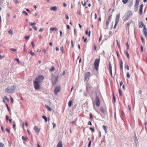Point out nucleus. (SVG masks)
<instances>
[{
    "label": "nucleus",
    "mask_w": 147,
    "mask_h": 147,
    "mask_svg": "<svg viewBox=\"0 0 147 147\" xmlns=\"http://www.w3.org/2000/svg\"><path fill=\"white\" fill-rule=\"evenodd\" d=\"M16 87V85L9 86L6 89V92L8 93L12 92Z\"/></svg>",
    "instance_id": "2"
},
{
    "label": "nucleus",
    "mask_w": 147,
    "mask_h": 147,
    "mask_svg": "<svg viewBox=\"0 0 147 147\" xmlns=\"http://www.w3.org/2000/svg\"><path fill=\"white\" fill-rule=\"evenodd\" d=\"M124 115V113L123 111H121V118H122V117H123Z\"/></svg>",
    "instance_id": "33"
},
{
    "label": "nucleus",
    "mask_w": 147,
    "mask_h": 147,
    "mask_svg": "<svg viewBox=\"0 0 147 147\" xmlns=\"http://www.w3.org/2000/svg\"><path fill=\"white\" fill-rule=\"evenodd\" d=\"M100 111L103 113L105 112V110L103 107H101L100 108Z\"/></svg>",
    "instance_id": "30"
},
{
    "label": "nucleus",
    "mask_w": 147,
    "mask_h": 147,
    "mask_svg": "<svg viewBox=\"0 0 147 147\" xmlns=\"http://www.w3.org/2000/svg\"><path fill=\"white\" fill-rule=\"evenodd\" d=\"M126 46H127V50H128L129 49V45H128V43L127 42L126 44Z\"/></svg>",
    "instance_id": "57"
},
{
    "label": "nucleus",
    "mask_w": 147,
    "mask_h": 147,
    "mask_svg": "<svg viewBox=\"0 0 147 147\" xmlns=\"http://www.w3.org/2000/svg\"><path fill=\"white\" fill-rule=\"evenodd\" d=\"M60 86L56 87L54 90V92L55 94L57 95L58 92H59L60 91Z\"/></svg>",
    "instance_id": "9"
},
{
    "label": "nucleus",
    "mask_w": 147,
    "mask_h": 147,
    "mask_svg": "<svg viewBox=\"0 0 147 147\" xmlns=\"http://www.w3.org/2000/svg\"><path fill=\"white\" fill-rule=\"evenodd\" d=\"M112 17V15L111 14L109 16L108 18L107 19V20H108L109 21H110L111 20V18Z\"/></svg>",
    "instance_id": "29"
},
{
    "label": "nucleus",
    "mask_w": 147,
    "mask_h": 147,
    "mask_svg": "<svg viewBox=\"0 0 147 147\" xmlns=\"http://www.w3.org/2000/svg\"><path fill=\"white\" fill-rule=\"evenodd\" d=\"M8 32L9 34H10L11 35L13 34V33L12 31L10 29H9V30Z\"/></svg>",
    "instance_id": "35"
},
{
    "label": "nucleus",
    "mask_w": 147,
    "mask_h": 147,
    "mask_svg": "<svg viewBox=\"0 0 147 147\" xmlns=\"http://www.w3.org/2000/svg\"><path fill=\"white\" fill-rule=\"evenodd\" d=\"M42 118L45 119V122H47V117L43 115L42 116Z\"/></svg>",
    "instance_id": "23"
},
{
    "label": "nucleus",
    "mask_w": 147,
    "mask_h": 147,
    "mask_svg": "<svg viewBox=\"0 0 147 147\" xmlns=\"http://www.w3.org/2000/svg\"><path fill=\"white\" fill-rule=\"evenodd\" d=\"M129 3L128 5V6L129 7H131V6L133 4V2H128Z\"/></svg>",
    "instance_id": "26"
},
{
    "label": "nucleus",
    "mask_w": 147,
    "mask_h": 147,
    "mask_svg": "<svg viewBox=\"0 0 147 147\" xmlns=\"http://www.w3.org/2000/svg\"><path fill=\"white\" fill-rule=\"evenodd\" d=\"M63 145L61 141H59L57 144V147H62Z\"/></svg>",
    "instance_id": "14"
},
{
    "label": "nucleus",
    "mask_w": 147,
    "mask_h": 147,
    "mask_svg": "<svg viewBox=\"0 0 147 147\" xmlns=\"http://www.w3.org/2000/svg\"><path fill=\"white\" fill-rule=\"evenodd\" d=\"M24 123H22V127L23 128H24Z\"/></svg>",
    "instance_id": "61"
},
{
    "label": "nucleus",
    "mask_w": 147,
    "mask_h": 147,
    "mask_svg": "<svg viewBox=\"0 0 147 147\" xmlns=\"http://www.w3.org/2000/svg\"><path fill=\"white\" fill-rule=\"evenodd\" d=\"M89 129L92 131V132H93L94 131V128L92 127H90Z\"/></svg>",
    "instance_id": "43"
},
{
    "label": "nucleus",
    "mask_w": 147,
    "mask_h": 147,
    "mask_svg": "<svg viewBox=\"0 0 147 147\" xmlns=\"http://www.w3.org/2000/svg\"><path fill=\"white\" fill-rule=\"evenodd\" d=\"M102 128L105 131V133H107V128L106 126L105 125H103L102 126Z\"/></svg>",
    "instance_id": "19"
},
{
    "label": "nucleus",
    "mask_w": 147,
    "mask_h": 147,
    "mask_svg": "<svg viewBox=\"0 0 147 147\" xmlns=\"http://www.w3.org/2000/svg\"><path fill=\"white\" fill-rule=\"evenodd\" d=\"M22 13H23L25 14L26 16H28V13L25 11H22Z\"/></svg>",
    "instance_id": "45"
},
{
    "label": "nucleus",
    "mask_w": 147,
    "mask_h": 147,
    "mask_svg": "<svg viewBox=\"0 0 147 147\" xmlns=\"http://www.w3.org/2000/svg\"><path fill=\"white\" fill-rule=\"evenodd\" d=\"M100 61V59H97L95 60L94 63V65L95 69L96 71H98V67L99 66Z\"/></svg>",
    "instance_id": "3"
},
{
    "label": "nucleus",
    "mask_w": 147,
    "mask_h": 147,
    "mask_svg": "<svg viewBox=\"0 0 147 147\" xmlns=\"http://www.w3.org/2000/svg\"><path fill=\"white\" fill-rule=\"evenodd\" d=\"M120 18V14L118 13L116 15L115 20V22L118 23L119 22Z\"/></svg>",
    "instance_id": "10"
},
{
    "label": "nucleus",
    "mask_w": 147,
    "mask_h": 147,
    "mask_svg": "<svg viewBox=\"0 0 147 147\" xmlns=\"http://www.w3.org/2000/svg\"><path fill=\"white\" fill-rule=\"evenodd\" d=\"M10 50L11 51H17V49H14L13 48H11L10 49Z\"/></svg>",
    "instance_id": "47"
},
{
    "label": "nucleus",
    "mask_w": 147,
    "mask_h": 147,
    "mask_svg": "<svg viewBox=\"0 0 147 147\" xmlns=\"http://www.w3.org/2000/svg\"><path fill=\"white\" fill-rule=\"evenodd\" d=\"M91 143H92L91 140H90L89 141V142L88 144V147H90L91 146Z\"/></svg>",
    "instance_id": "31"
},
{
    "label": "nucleus",
    "mask_w": 147,
    "mask_h": 147,
    "mask_svg": "<svg viewBox=\"0 0 147 147\" xmlns=\"http://www.w3.org/2000/svg\"><path fill=\"white\" fill-rule=\"evenodd\" d=\"M36 24V23L35 22L32 23L31 22L30 23V25L31 26H33V25H35Z\"/></svg>",
    "instance_id": "46"
},
{
    "label": "nucleus",
    "mask_w": 147,
    "mask_h": 147,
    "mask_svg": "<svg viewBox=\"0 0 147 147\" xmlns=\"http://www.w3.org/2000/svg\"><path fill=\"white\" fill-rule=\"evenodd\" d=\"M22 139L24 140V141H27V140L28 139V138H27L26 137H24V136H22Z\"/></svg>",
    "instance_id": "28"
},
{
    "label": "nucleus",
    "mask_w": 147,
    "mask_h": 147,
    "mask_svg": "<svg viewBox=\"0 0 147 147\" xmlns=\"http://www.w3.org/2000/svg\"><path fill=\"white\" fill-rule=\"evenodd\" d=\"M123 62L122 59H121L120 60V69L121 70L123 69Z\"/></svg>",
    "instance_id": "16"
},
{
    "label": "nucleus",
    "mask_w": 147,
    "mask_h": 147,
    "mask_svg": "<svg viewBox=\"0 0 147 147\" xmlns=\"http://www.w3.org/2000/svg\"><path fill=\"white\" fill-rule=\"evenodd\" d=\"M6 130L7 131L8 133H10V131L9 129H8L6 128Z\"/></svg>",
    "instance_id": "62"
},
{
    "label": "nucleus",
    "mask_w": 147,
    "mask_h": 147,
    "mask_svg": "<svg viewBox=\"0 0 147 147\" xmlns=\"http://www.w3.org/2000/svg\"><path fill=\"white\" fill-rule=\"evenodd\" d=\"M44 79V76L42 75H40L36 78L35 81H36L37 82L40 83Z\"/></svg>",
    "instance_id": "4"
},
{
    "label": "nucleus",
    "mask_w": 147,
    "mask_h": 147,
    "mask_svg": "<svg viewBox=\"0 0 147 147\" xmlns=\"http://www.w3.org/2000/svg\"><path fill=\"white\" fill-rule=\"evenodd\" d=\"M124 53L125 54L127 55V57L129 59V55L128 53V51H124Z\"/></svg>",
    "instance_id": "18"
},
{
    "label": "nucleus",
    "mask_w": 147,
    "mask_h": 147,
    "mask_svg": "<svg viewBox=\"0 0 147 147\" xmlns=\"http://www.w3.org/2000/svg\"><path fill=\"white\" fill-rule=\"evenodd\" d=\"M90 117L91 118H92L93 117V115L92 113H90Z\"/></svg>",
    "instance_id": "64"
},
{
    "label": "nucleus",
    "mask_w": 147,
    "mask_h": 147,
    "mask_svg": "<svg viewBox=\"0 0 147 147\" xmlns=\"http://www.w3.org/2000/svg\"><path fill=\"white\" fill-rule=\"evenodd\" d=\"M15 60L18 63H20V61L18 59L16 58L15 59Z\"/></svg>",
    "instance_id": "58"
},
{
    "label": "nucleus",
    "mask_w": 147,
    "mask_h": 147,
    "mask_svg": "<svg viewBox=\"0 0 147 147\" xmlns=\"http://www.w3.org/2000/svg\"><path fill=\"white\" fill-rule=\"evenodd\" d=\"M118 23L115 22V25L114 26L113 28L115 29L116 26L117 25V24Z\"/></svg>",
    "instance_id": "51"
},
{
    "label": "nucleus",
    "mask_w": 147,
    "mask_h": 147,
    "mask_svg": "<svg viewBox=\"0 0 147 147\" xmlns=\"http://www.w3.org/2000/svg\"><path fill=\"white\" fill-rule=\"evenodd\" d=\"M50 30L51 31H53L54 30L56 31L57 30V28L56 27H53V28H50Z\"/></svg>",
    "instance_id": "25"
},
{
    "label": "nucleus",
    "mask_w": 147,
    "mask_h": 147,
    "mask_svg": "<svg viewBox=\"0 0 147 147\" xmlns=\"http://www.w3.org/2000/svg\"><path fill=\"white\" fill-rule=\"evenodd\" d=\"M95 102L96 106L99 107L100 105V102L98 97L97 95L96 96Z\"/></svg>",
    "instance_id": "6"
},
{
    "label": "nucleus",
    "mask_w": 147,
    "mask_h": 147,
    "mask_svg": "<svg viewBox=\"0 0 147 147\" xmlns=\"http://www.w3.org/2000/svg\"><path fill=\"white\" fill-rule=\"evenodd\" d=\"M131 23L130 22L129 23H128L127 24V27H128V28H129V25Z\"/></svg>",
    "instance_id": "54"
},
{
    "label": "nucleus",
    "mask_w": 147,
    "mask_h": 147,
    "mask_svg": "<svg viewBox=\"0 0 147 147\" xmlns=\"http://www.w3.org/2000/svg\"><path fill=\"white\" fill-rule=\"evenodd\" d=\"M109 66L110 71H112V70L111 63L110 61L109 62Z\"/></svg>",
    "instance_id": "21"
},
{
    "label": "nucleus",
    "mask_w": 147,
    "mask_h": 147,
    "mask_svg": "<svg viewBox=\"0 0 147 147\" xmlns=\"http://www.w3.org/2000/svg\"><path fill=\"white\" fill-rule=\"evenodd\" d=\"M90 75V73L89 72H86L84 76V78L85 81H86L88 78H89Z\"/></svg>",
    "instance_id": "7"
},
{
    "label": "nucleus",
    "mask_w": 147,
    "mask_h": 147,
    "mask_svg": "<svg viewBox=\"0 0 147 147\" xmlns=\"http://www.w3.org/2000/svg\"><path fill=\"white\" fill-rule=\"evenodd\" d=\"M3 99L6 100L8 101H9V99L6 96H4L3 98Z\"/></svg>",
    "instance_id": "27"
},
{
    "label": "nucleus",
    "mask_w": 147,
    "mask_h": 147,
    "mask_svg": "<svg viewBox=\"0 0 147 147\" xmlns=\"http://www.w3.org/2000/svg\"><path fill=\"white\" fill-rule=\"evenodd\" d=\"M30 38L29 36H25V38L26 39H28Z\"/></svg>",
    "instance_id": "55"
},
{
    "label": "nucleus",
    "mask_w": 147,
    "mask_h": 147,
    "mask_svg": "<svg viewBox=\"0 0 147 147\" xmlns=\"http://www.w3.org/2000/svg\"><path fill=\"white\" fill-rule=\"evenodd\" d=\"M143 33L144 34L146 38L147 39V29H146L145 26H144Z\"/></svg>",
    "instance_id": "8"
},
{
    "label": "nucleus",
    "mask_w": 147,
    "mask_h": 147,
    "mask_svg": "<svg viewBox=\"0 0 147 147\" xmlns=\"http://www.w3.org/2000/svg\"><path fill=\"white\" fill-rule=\"evenodd\" d=\"M132 15V13L131 11L130 10L128 11L123 17V20L125 21L127 20Z\"/></svg>",
    "instance_id": "1"
},
{
    "label": "nucleus",
    "mask_w": 147,
    "mask_h": 147,
    "mask_svg": "<svg viewBox=\"0 0 147 147\" xmlns=\"http://www.w3.org/2000/svg\"><path fill=\"white\" fill-rule=\"evenodd\" d=\"M82 4L83 6H85L86 5V2H84V3H83V2H82Z\"/></svg>",
    "instance_id": "56"
},
{
    "label": "nucleus",
    "mask_w": 147,
    "mask_h": 147,
    "mask_svg": "<svg viewBox=\"0 0 147 147\" xmlns=\"http://www.w3.org/2000/svg\"><path fill=\"white\" fill-rule=\"evenodd\" d=\"M125 68H126L127 70H129V67L128 65H125Z\"/></svg>",
    "instance_id": "44"
},
{
    "label": "nucleus",
    "mask_w": 147,
    "mask_h": 147,
    "mask_svg": "<svg viewBox=\"0 0 147 147\" xmlns=\"http://www.w3.org/2000/svg\"><path fill=\"white\" fill-rule=\"evenodd\" d=\"M32 28L34 29L35 30H37V27L36 26H33Z\"/></svg>",
    "instance_id": "59"
},
{
    "label": "nucleus",
    "mask_w": 147,
    "mask_h": 147,
    "mask_svg": "<svg viewBox=\"0 0 147 147\" xmlns=\"http://www.w3.org/2000/svg\"><path fill=\"white\" fill-rule=\"evenodd\" d=\"M60 50H61V52H62V53H63V46H62V47H61L60 48Z\"/></svg>",
    "instance_id": "40"
},
{
    "label": "nucleus",
    "mask_w": 147,
    "mask_h": 147,
    "mask_svg": "<svg viewBox=\"0 0 147 147\" xmlns=\"http://www.w3.org/2000/svg\"><path fill=\"white\" fill-rule=\"evenodd\" d=\"M145 26L142 22H139V26L140 28H142L143 27L144 28V26Z\"/></svg>",
    "instance_id": "13"
},
{
    "label": "nucleus",
    "mask_w": 147,
    "mask_h": 147,
    "mask_svg": "<svg viewBox=\"0 0 147 147\" xmlns=\"http://www.w3.org/2000/svg\"><path fill=\"white\" fill-rule=\"evenodd\" d=\"M77 13L79 15H80L81 14V11L80 10H78L77 11Z\"/></svg>",
    "instance_id": "52"
},
{
    "label": "nucleus",
    "mask_w": 147,
    "mask_h": 147,
    "mask_svg": "<svg viewBox=\"0 0 147 147\" xmlns=\"http://www.w3.org/2000/svg\"><path fill=\"white\" fill-rule=\"evenodd\" d=\"M128 0H122L123 3L124 4H126L128 1Z\"/></svg>",
    "instance_id": "36"
},
{
    "label": "nucleus",
    "mask_w": 147,
    "mask_h": 147,
    "mask_svg": "<svg viewBox=\"0 0 147 147\" xmlns=\"http://www.w3.org/2000/svg\"><path fill=\"white\" fill-rule=\"evenodd\" d=\"M113 99L114 100V101L115 102H116V98H115V97L113 93Z\"/></svg>",
    "instance_id": "41"
},
{
    "label": "nucleus",
    "mask_w": 147,
    "mask_h": 147,
    "mask_svg": "<svg viewBox=\"0 0 147 147\" xmlns=\"http://www.w3.org/2000/svg\"><path fill=\"white\" fill-rule=\"evenodd\" d=\"M33 83L35 89L39 90L40 88V83L37 82L36 81H34L33 82Z\"/></svg>",
    "instance_id": "5"
},
{
    "label": "nucleus",
    "mask_w": 147,
    "mask_h": 147,
    "mask_svg": "<svg viewBox=\"0 0 147 147\" xmlns=\"http://www.w3.org/2000/svg\"><path fill=\"white\" fill-rule=\"evenodd\" d=\"M50 9L51 11H56L57 9V8L56 6L52 7H50Z\"/></svg>",
    "instance_id": "15"
},
{
    "label": "nucleus",
    "mask_w": 147,
    "mask_h": 147,
    "mask_svg": "<svg viewBox=\"0 0 147 147\" xmlns=\"http://www.w3.org/2000/svg\"><path fill=\"white\" fill-rule=\"evenodd\" d=\"M6 105L8 111H9V112L10 111V109L7 103H6Z\"/></svg>",
    "instance_id": "37"
},
{
    "label": "nucleus",
    "mask_w": 147,
    "mask_h": 147,
    "mask_svg": "<svg viewBox=\"0 0 147 147\" xmlns=\"http://www.w3.org/2000/svg\"><path fill=\"white\" fill-rule=\"evenodd\" d=\"M7 120H8L9 119V117L7 115H6L5 116Z\"/></svg>",
    "instance_id": "60"
},
{
    "label": "nucleus",
    "mask_w": 147,
    "mask_h": 147,
    "mask_svg": "<svg viewBox=\"0 0 147 147\" xmlns=\"http://www.w3.org/2000/svg\"><path fill=\"white\" fill-rule=\"evenodd\" d=\"M53 128H54L56 126V124L54 122H53Z\"/></svg>",
    "instance_id": "63"
},
{
    "label": "nucleus",
    "mask_w": 147,
    "mask_h": 147,
    "mask_svg": "<svg viewBox=\"0 0 147 147\" xmlns=\"http://www.w3.org/2000/svg\"><path fill=\"white\" fill-rule=\"evenodd\" d=\"M4 144L3 143L1 142L0 143V147H3Z\"/></svg>",
    "instance_id": "50"
},
{
    "label": "nucleus",
    "mask_w": 147,
    "mask_h": 147,
    "mask_svg": "<svg viewBox=\"0 0 147 147\" xmlns=\"http://www.w3.org/2000/svg\"><path fill=\"white\" fill-rule=\"evenodd\" d=\"M34 129L36 133H39L40 131V130L36 126H34Z\"/></svg>",
    "instance_id": "12"
},
{
    "label": "nucleus",
    "mask_w": 147,
    "mask_h": 147,
    "mask_svg": "<svg viewBox=\"0 0 147 147\" xmlns=\"http://www.w3.org/2000/svg\"><path fill=\"white\" fill-rule=\"evenodd\" d=\"M139 1V0H136L135 5H138Z\"/></svg>",
    "instance_id": "32"
},
{
    "label": "nucleus",
    "mask_w": 147,
    "mask_h": 147,
    "mask_svg": "<svg viewBox=\"0 0 147 147\" xmlns=\"http://www.w3.org/2000/svg\"><path fill=\"white\" fill-rule=\"evenodd\" d=\"M82 38L84 40V42H86V40H87V39L86 38H84V36H83V37H82Z\"/></svg>",
    "instance_id": "53"
},
{
    "label": "nucleus",
    "mask_w": 147,
    "mask_h": 147,
    "mask_svg": "<svg viewBox=\"0 0 147 147\" xmlns=\"http://www.w3.org/2000/svg\"><path fill=\"white\" fill-rule=\"evenodd\" d=\"M45 107L49 111H51V108L48 105H45Z\"/></svg>",
    "instance_id": "22"
},
{
    "label": "nucleus",
    "mask_w": 147,
    "mask_h": 147,
    "mask_svg": "<svg viewBox=\"0 0 147 147\" xmlns=\"http://www.w3.org/2000/svg\"><path fill=\"white\" fill-rule=\"evenodd\" d=\"M110 22V21H109L108 20H107V21L106 22V25L107 28H108V26H109Z\"/></svg>",
    "instance_id": "17"
},
{
    "label": "nucleus",
    "mask_w": 147,
    "mask_h": 147,
    "mask_svg": "<svg viewBox=\"0 0 147 147\" xmlns=\"http://www.w3.org/2000/svg\"><path fill=\"white\" fill-rule=\"evenodd\" d=\"M55 67H52L50 69V71H53L55 70Z\"/></svg>",
    "instance_id": "48"
},
{
    "label": "nucleus",
    "mask_w": 147,
    "mask_h": 147,
    "mask_svg": "<svg viewBox=\"0 0 147 147\" xmlns=\"http://www.w3.org/2000/svg\"><path fill=\"white\" fill-rule=\"evenodd\" d=\"M119 92L120 96H121L122 95V92L120 89H119Z\"/></svg>",
    "instance_id": "38"
},
{
    "label": "nucleus",
    "mask_w": 147,
    "mask_h": 147,
    "mask_svg": "<svg viewBox=\"0 0 147 147\" xmlns=\"http://www.w3.org/2000/svg\"><path fill=\"white\" fill-rule=\"evenodd\" d=\"M138 8V5H135L134 6V10L136 12L137 11Z\"/></svg>",
    "instance_id": "20"
},
{
    "label": "nucleus",
    "mask_w": 147,
    "mask_h": 147,
    "mask_svg": "<svg viewBox=\"0 0 147 147\" xmlns=\"http://www.w3.org/2000/svg\"><path fill=\"white\" fill-rule=\"evenodd\" d=\"M65 17H66V19H67V20H68L69 19V17H68V15L67 14H66L65 15Z\"/></svg>",
    "instance_id": "49"
},
{
    "label": "nucleus",
    "mask_w": 147,
    "mask_h": 147,
    "mask_svg": "<svg viewBox=\"0 0 147 147\" xmlns=\"http://www.w3.org/2000/svg\"><path fill=\"white\" fill-rule=\"evenodd\" d=\"M127 77L128 78H129L130 77V75L129 72H127Z\"/></svg>",
    "instance_id": "42"
},
{
    "label": "nucleus",
    "mask_w": 147,
    "mask_h": 147,
    "mask_svg": "<svg viewBox=\"0 0 147 147\" xmlns=\"http://www.w3.org/2000/svg\"><path fill=\"white\" fill-rule=\"evenodd\" d=\"M72 103V101L71 100H69L68 103V106L69 107H71V106Z\"/></svg>",
    "instance_id": "24"
},
{
    "label": "nucleus",
    "mask_w": 147,
    "mask_h": 147,
    "mask_svg": "<svg viewBox=\"0 0 147 147\" xmlns=\"http://www.w3.org/2000/svg\"><path fill=\"white\" fill-rule=\"evenodd\" d=\"M143 7L144 5L143 4H142L141 5H140V9L139 10V13L141 15H142V10Z\"/></svg>",
    "instance_id": "11"
},
{
    "label": "nucleus",
    "mask_w": 147,
    "mask_h": 147,
    "mask_svg": "<svg viewBox=\"0 0 147 147\" xmlns=\"http://www.w3.org/2000/svg\"><path fill=\"white\" fill-rule=\"evenodd\" d=\"M29 53L32 56H34V53L33 52L32 50H30Z\"/></svg>",
    "instance_id": "34"
},
{
    "label": "nucleus",
    "mask_w": 147,
    "mask_h": 147,
    "mask_svg": "<svg viewBox=\"0 0 147 147\" xmlns=\"http://www.w3.org/2000/svg\"><path fill=\"white\" fill-rule=\"evenodd\" d=\"M141 40H142V43H144L145 42H144V40L143 37L142 36H141Z\"/></svg>",
    "instance_id": "39"
}]
</instances>
